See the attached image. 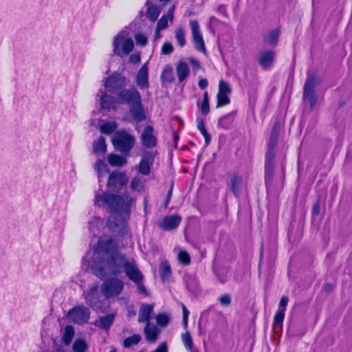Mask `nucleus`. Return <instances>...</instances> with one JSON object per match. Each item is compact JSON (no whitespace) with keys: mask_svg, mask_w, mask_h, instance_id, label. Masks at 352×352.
<instances>
[{"mask_svg":"<svg viewBox=\"0 0 352 352\" xmlns=\"http://www.w3.org/2000/svg\"><path fill=\"white\" fill-rule=\"evenodd\" d=\"M87 252L82 258L83 266H90L93 274L100 279L107 273L119 275L123 272L127 263L133 258H127L125 254L119 251L118 243L111 238L99 239L94 250L92 256Z\"/></svg>","mask_w":352,"mask_h":352,"instance_id":"obj_1","label":"nucleus"},{"mask_svg":"<svg viewBox=\"0 0 352 352\" xmlns=\"http://www.w3.org/2000/svg\"><path fill=\"white\" fill-rule=\"evenodd\" d=\"M133 199L127 193L122 196L96 192L94 196V204L100 208H106L110 213L118 214L120 212L129 210Z\"/></svg>","mask_w":352,"mask_h":352,"instance_id":"obj_2","label":"nucleus"},{"mask_svg":"<svg viewBox=\"0 0 352 352\" xmlns=\"http://www.w3.org/2000/svg\"><path fill=\"white\" fill-rule=\"evenodd\" d=\"M117 100L120 104L129 107L130 114L135 122H140L146 119L141 94L134 86L119 91Z\"/></svg>","mask_w":352,"mask_h":352,"instance_id":"obj_3","label":"nucleus"},{"mask_svg":"<svg viewBox=\"0 0 352 352\" xmlns=\"http://www.w3.org/2000/svg\"><path fill=\"white\" fill-rule=\"evenodd\" d=\"M113 53L120 57L128 55L134 47L133 39L129 36V33L125 31L120 32L115 37L113 42Z\"/></svg>","mask_w":352,"mask_h":352,"instance_id":"obj_4","label":"nucleus"},{"mask_svg":"<svg viewBox=\"0 0 352 352\" xmlns=\"http://www.w3.org/2000/svg\"><path fill=\"white\" fill-rule=\"evenodd\" d=\"M112 144L116 150L128 154L135 144V138L124 130L116 131L112 138Z\"/></svg>","mask_w":352,"mask_h":352,"instance_id":"obj_5","label":"nucleus"},{"mask_svg":"<svg viewBox=\"0 0 352 352\" xmlns=\"http://www.w3.org/2000/svg\"><path fill=\"white\" fill-rule=\"evenodd\" d=\"M123 272H125L126 276L129 279L137 285L139 294L144 295V296H148V292L146 287L142 283L144 276L138 268V264L135 260L131 263H127L126 267L123 270Z\"/></svg>","mask_w":352,"mask_h":352,"instance_id":"obj_6","label":"nucleus"},{"mask_svg":"<svg viewBox=\"0 0 352 352\" xmlns=\"http://www.w3.org/2000/svg\"><path fill=\"white\" fill-rule=\"evenodd\" d=\"M90 309L83 305H78L70 309L67 314L68 320L76 324H87L90 318Z\"/></svg>","mask_w":352,"mask_h":352,"instance_id":"obj_7","label":"nucleus"},{"mask_svg":"<svg viewBox=\"0 0 352 352\" xmlns=\"http://www.w3.org/2000/svg\"><path fill=\"white\" fill-rule=\"evenodd\" d=\"M318 83V79L314 75L309 73L304 86L303 98L305 100H307L309 101L310 109H312L316 105L318 100V97L315 93V88Z\"/></svg>","mask_w":352,"mask_h":352,"instance_id":"obj_8","label":"nucleus"},{"mask_svg":"<svg viewBox=\"0 0 352 352\" xmlns=\"http://www.w3.org/2000/svg\"><path fill=\"white\" fill-rule=\"evenodd\" d=\"M123 281L116 278L106 280L101 287V291L106 298L119 296L123 291Z\"/></svg>","mask_w":352,"mask_h":352,"instance_id":"obj_9","label":"nucleus"},{"mask_svg":"<svg viewBox=\"0 0 352 352\" xmlns=\"http://www.w3.org/2000/svg\"><path fill=\"white\" fill-rule=\"evenodd\" d=\"M126 86V78L121 74L114 73L107 77L104 87L111 93H118Z\"/></svg>","mask_w":352,"mask_h":352,"instance_id":"obj_10","label":"nucleus"},{"mask_svg":"<svg viewBox=\"0 0 352 352\" xmlns=\"http://www.w3.org/2000/svg\"><path fill=\"white\" fill-rule=\"evenodd\" d=\"M232 92L229 83L223 80H221L219 83V91L217 95V108L224 107L230 103L229 96Z\"/></svg>","mask_w":352,"mask_h":352,"instance_id":"obj_11","label":"nucleus"},{"mask_svg":"<svg viewBox=\"0 0 352 352\" xmlns=\"http://www.w3.org/2000/svg\"><path fill=\"white\" fill-rule=\"evenodd\" d=\"M190 27L195 47L199 52H206V46L198 21L197 20L190 21Z\"/></svg>","mask_w":352,"mask_h":352,"instance_id":"obj_12","label":"nucleus"},{"mask_svg":"<svg viewBox=\"0 0 352 352\" xmlns=\"http://www.w3.org/2000/svg\"><path fill=\"white\" fill-rule=\"evenodd\" d=\"M142 144L144 147L151 148L157 145V138L154 134V128L151 125H146L140 135Z\"/></svg>","mask_w":352,"mask_h":352,"instance_id":"obj_13","label":"nucleus"},{"mask_svg":"<svg viewBox=\"0 0 352 352\" xmlns=\"http://www.w3.org/2000/svg\"><path fill=\"white\" fill-rule=\"evenodd\" d=\"M182 218L179 215L166 216L157 223V226L162 230L171 231L179 225Z\"/></svg>","mask_w":352,"mask_h":352,"instance_id":"obj_14","label":"nucleus"},{"mask_svg":"<svg viewBox=\"0 0 352 352\" xmlns=\"http://www.w3.org/2000/svg\"><path fill=\"white\" fill-rule=\"evenodd\" d=\"M135 83L140 89H146L149 87L148 62L144 63L138 70L135 76Z\"/></svg>","mask_w":352,"mask_h":352,"instance_id":"obj_15","label":"nucleus"},{"mask_svg":"<svg viewBox=\"0 0 352 352\" xmlns=\"http://www.w3.org/2000/svg\"><path fill=\"white\" fill-rule=\"evenodd\" d=\"M98 289V284H94L90 286L88 290L83 294L87 304L94 309L97 310L99 309V307L98 305V300L99 297Z\"/></svg>","mask_w":352,"mask_h":352,"instance_id":"obj_16","label":"nucleus"},{"mask_svg":"<svg viewBox=\"0 0 352 352\" xmlns=\"http://www.w3.org/2000/svg\"><path fill=\"white\" fill-rule=\"evenodd\" d=\"M155 156L151 152L143 154L138 167V172L143 175H148L151 168L154 163Z\"/></svg>","mask_w":352,"mask_h":352,"instance_id":"obj_17","label":"nucleus"},{"mask_svg":"<svg viewBox=\"0 0 352 352\" xmlns=\"http://www.w3.org/2000/svg\"><path fill=\"white\" fill-rule=\"evenodd\" d=\"M275 148L276 147L269 146L266 153V171H265V184L266 186L272 180L273 177V164L275 158Z\"/></svg>","mask_w":352,"mask_h":352,"instance_id":"obj_18","label":"nucleus"},{"mask_svg":"<svg viewBox=\"0 0 352 352\" xmlns=\"http://www.w3.org/2000/svg\"><path fill=\"white\" fill-rule=\"evenodd\" d=\"M126 177L124 173L113 171L109 174L107 185L109 187H121L126 184Z\"/></svg>","mask_w":352,"mask_h":352,"instance_id":"obj_19","label":"nucleus"},{"mask_svg":"<svg viewBox=\"0 0 352 352\" xmlns=\"http://www.w3.org/2000/svg\"><path fill=\"white\" fill-rule=\"evenodd\" d=\"M186 289L192 294H196L199 289V283L193 274H186L183 277Z\"/></svg>","mask_w":352,"mask_h":352,"instance_id":"obj_20","label":"nucleus"},{"mask_svg":"<svg viewBox=\"0 0 352 352\" xmlns=\"http://www.w3.org/2000/svg\"><path fill=\"white\" fill-rule=\"evenodd\" d=\"M146 6L147 7L146 17L151 21L155 22L161 12L162 6L155 5L153 0H147L146 2Z\"/></svg>","mask_w":352,"mask_h":352,"instance_id":"obj_21","label":"nucleus"},{"mask_svg":"<svg viewBox=\"0 0 352 352\" xmlns=\"http://www.w3.org/2000/svg\"><path fill=\"white\" fill-rule=\"evenodd\" d=\"M99 94H100V104L101 108L109 110L115 107L116 99L114 96L107 94L102 90H100Z\"/></svg>","mask_w":352,"mask_h":352,"instance_id":"obj_22","label":"nucleus"},{"mask_svg":"<svg viewBox=\"0 0 352 352\" xmlns=\"http://www.w3.org/2000/svg\"><path fill=\"white\" fill-rule=\"evenodd\" d=\"M275 53L267 50L260 54L258 61L259 65L265 69L270 67L274 60Z\"/></svg>","mask_w":352,"mask_h":352,"instance_id":"obj_23","label":"nucleus"},{"mask_svg":"<svg viewBox=\"0 0 352 352\" xmlns=\"http://www.w3.org/2000/svg\"><path fill=\"white\" fill-rule=\"evenodd\" d=\"M115 319V314H109L104 316H100L96 320L94 324L102 329L109 330L111 327Z\"/></svg>","mask_w":352,"mask_h":352,"instance_id":"obj_24","label":"nucleus"},{"mask_svg":"<svg viewBox=\"0 0 352 352\" xmlns=\"http://www.w3.org/2000/svg\"><path fill=\"white\" fill-rule=\"evenodd\" d=\"M175 11V6H172L168 9L166 14L163 15L160 20L157 21L156 32H160L166 29L168 27V21H170L173 19V14Z\"/></svg>","mask_w":352,"mask_h":352,"instance_id":"obj_25","label":"nucleus"},{"mask_svg":"<svg viewBox=\"0 0 352 352\" xmlns=\"http://www.w3.org/2000/svg\"><path fill=\"white\" fill-rule=\"evenodd\" d=\"M153 311V306L150 304H143L139 311L138 322L149 323L151 314Z\"/></svg>","mask_w":352,"mask_h":352,"instance_id":"obj_26","label":"nucleus"},{"mask_svg":"<svg viewBox=\"0 0 352 352\" xmlns=\"http://www.w3.org/2000/svg\"><path fill=\"white\" fill-rule=\"evenodd\" d=\"M176 72L179 82L184 81L190 75V67L188 63L181 60L176 67Z\"/></svg>","mask_w":352,"mask_h":352,"instance_id":"obj_27","label":"nucleus"},{"mask_svg":"<svg viewBox=\"0 0 352 352\" xmlns=\"http://www.w3.org/2000/svg\"><path fill=\"white\" fill-rule=\"evenodd\" d=\"M144 332L146 339L148 342H155L157 339L160 331L155 325L151 326L150 323H147L144 327Z\"/></svg>","mask_w":352,"mask_h":352,"instance_id":"obj_28","label":"nucleus"},{"mask_svg":"<svg viewBox=\"0 0 352 352\" xmlns=\"http://www.w3.org/2000/svg\"><path fill=\"white\" fill-rule=\"evenodd\" d=\"M234 113H228L219 119L217 126L223 129H231L234 122Z\"/></svg>","mask_w":352,"mask_h":352,"instance_id":"obj_29","label":"nucleus"},{"mask_svg":"<svg viewBox=\"0 0 352 352\" xmlns=\"http://www.w3.org/2000/svg\"><path fill=\"white\" fill-rule=\"evenodd\" d=\"M159 272L163 282H168L170 279L172 272L171 267L167 261L162 262L160 266Z\"/></svg>","mask_w":352,"mask_h":352,"instance_id":"obj_30","label":"nucleus"},{"mask_svg":"<svg viewBox=\"0 0 352 352\" xmlns=\"http://www.w3.org/2000/svg\"><path fill=\"white\" fill-rule=\"evenodd\" d=\"M280 124L278 122H275L271 131L268 146L276 147L278 136H279Z\"/></svg>","mask_w":352,"mask_h":352,"instance_id":"obj_31","label":"nucleus"},{"mask_svg":"<svg viewBox=\"0 0 352 352\" xmlns=\"http://www.w3.org/2000/svg\"><path fill=\"white\" fill-rule=\"evenodd\" d=\"M74 336V328L72 325H67L65 329L62 336L63 343L68 346L72 343Z\"/></svg>","mask_w":352,"mask_h":352,"instance_id":"obj_32","label":"nucleus"},{"mask_svg":"<svg viewBox=\"0 0 352 352\" xmlns=\"http://www.w3.org/2000/svg\"><path fill=\"white\" fill-rule=\"evenodd\" d=\"M197 106L202 115L206 116L210 112L209 96L207 91L204 93L202 101H198Z\"/></svg>","mask_w":352,"mask_h":352,"instance_id":"obj_33","label":"nucleus"},{"mask_svg":"<svg viewBox=\"0 0 352 352\" xmlns=\"http://www.w3.org/2000/svg\"><path fill=\"white\" fill-rule=\"evenodd\" d=\"M146 179H142L140 177H135L132 179L130 184L131 189L133 191L139 192L144 190Z\"/></svg>","mask_w":352,"mask_h":352,"instance_id":"obj_34","label":"nucleus"},{"mask_svg":"<svg viewBox=\"0 0 352 352\" xmlns=\"http://www.w3.org/2000/svg\"><path fill=\"white\" fill-rule=\"evenodd\" d=\"M95 170L98 173V182H101L102 178L104 175L109 172L107 165L103 160H98L95 164Z\"/></svg>","mask_w":352,"mask_h":352,"instance_id":"obj_35","label":"nucleus"},{"mask_svg":"<svg viewBox=\"0 0 352 352\" xmlns=\"http://www.w3.org/2000/svg\"><path fill=\"white\" fill-rule=\"evenodd\" d=\"M196 122H197L198 130L199 131V132L201 133V135L204 136V138L205 139L206 144V145L209 144V143L210 142V140H211V136L206 129L204 120L202 118H197Z\"/></svg>","mask_w":352,"mask_h":352,"instance_id":"obj_36","label":"nucleus"},{"mask_svg":"<svg viewBox=\"0 0 352 352\" xmlns=\"http://www.w3.org/2000/svg\"><path fill=\"white\" fill-rule=\"evenodd\" d=\"M242 183V177L239 175H233L230 179V188L234 195L236 197L239 194V188Z\"/></svg>","mask_w":352,"mask_h":352,"instance_id":"obj_37","label":"nucleus"},{"mask_svg":"<svg viewBox=\"0 0 352 352\" xmlns=\"http://www.w3.org/2000/svg\"><path fill=\"white\" fill-rule=\"evenodd\" d=\"M94 153L96 154L104 153L107 151V145L104 137L100 136L93 144Z\"/></svg>","mask_w":352,"mask_h":352,"instance_id":"obj_38","label":"nucleus"},{"mask_svg":"<svg viewBox=\"0 0 352 352\" xmlns=\"http://www.w3.org/2000/svg\"><path fill=\"white\" fill-rule=\"evenodd\" d=\"M103 226V219L100 217H94L88 223V227L93 234H96V232L99 231L100 228Z\"/></svg>","mask_w":352,"mask_h":352,"instance_id":"obj_39","label":"nucleus"},{"mask_svg":"<svg viewBox=\"0 0 352 352\" xmlns=\"http://www.w3.org/2000/svg\"><path fill=\"white\" fill-rule=\"evenodd\" d=\"M108 162L112 166H122L126 163V160L121 155L110 154L108 156Z\"/></svg>","mask_w":352,"mask_h":352,"instance_id":"obj_40","label":"nucleus"},{"mask_svg":"<svg viewBox=\"0 0 352 352\" xmlns=\"http://www.w3.org/2000/svg\"><path fill=\"white\" fill-rule=\"evenodd\" d=\"M88 349V344L84 338H77L72 344L74 352H85Z\"/></svg>","mask_w":352,"mask_h":352,"instance_id":"obj_41","label":"nucleus"},{"mask_svg":"<svg viewBox=\"0 0 352 352\" xmlns=\"http://www.w3.org/2000/svg\"><path fill=\"white\" fill-rule=\"evenodd\" d=\"M118 124L116 122L109 121L100 126V131L104 134L110 135L116 130Z\"/></svg>","mask_w":352,"mask_h":352,"instance_id":"obj_42","label":"nucleus"},{"mask_svg":"<svg viewBox=\"0 0 352 352\" xmlns=\"http://www.w3.org/2000/svg\"><path fill=\"white\" fill-rule=\"evenodd\" d=\"M175 39L180 47L185 46L186 43V33L183 28L179 27L175 30Z\"/></svg>","mask_w":352,"mask_h":352,"instance_id":"obj_43","label":"nucleus"},{"mask_svg":"<svg viewBox=\"0 0 352 352\" xmlns=\"http://www.w3.org/2000/svg\"><path fill=\"white\" fill-rule=\"evenodd\" d=\"M279 37V30L278 29L270 31L267 35L264 36V41L272 45H274L278 42Z\"/></svg>","mask_w":352,"mask_h":352,"instance_id":"obj_44","label":"nucleus"},{"mask_svg":"<svg viewBox=\"0 0 352 352\" xmlns=\"http://www.w3.org/2000/svg\"><path fill=\"white\" fill-rule=\"evenodd\" d=\"M141 340V336L139 334H133L125 338L123 341V346L124 348H129L132 345L137 344Z\"/></svg>","mask_w":352,"mask_h":352,"instance_id":"obj_45","label":"nucleus"},{"mask_svg":"<svg viewBox=\"0 0 352 352\" xmlns=\"http://www.w3.org/2000/svg\"><path fill=\"white\" fill-rule=\"evenodd\" d=\"M161 78L163 81L168 82H173L174 80L173 76V68L170 66L166 65L162 71Z\"/></svg>","mask_w":352,"mask_h":352,"instance_id":"obj_46","label":"nucleus"},{"mask_svg":"<svg viewBox=\"0 0 352 352\" xmlns=\"http://www.w3.org/2000/svg\"><path fill=\"white\" fill-rule=\"evenodd\" d=\"M182 342L186 347V349L188 351L192 352L193 351V342L192 337L189 332H186L182 334Z\"/></svg>","mask_w":352,"mask_h":352,"instance_id":"obj_47","label":"nucleus"},{"mask_svg":"<svg viewBox=\"0 0 352 352\" xmlns=\"http://www.w3.org/2000/svg\"><path fill=\"white\" fill-rule=\"evenodd\" d=\"M177 257L179 263L184 265H188L190 263V256L186 250H181Z\"/></svg>","mask_w":352,"mask_h":352,"instance_id":"obj_48","label":"nucleus"},{"mask_svg":"<svg viewBox=\"0 0 352 352\" xmlns=\"http://www.w3.org/2000/svg\"><path fill=\"white\" fill-rule=\"evenodd\" d=\"M117 219V217H113V219H109L108 221H107V226L110 228H117L118 226H124V224H125V220L124 219H119L118 221H116V219Z\"/></svg>","mask_w":352,"mask_h":352,"instance_id":"obj_49","label":"nucleus"},{"mask_svg":"<svg viewBox=\"0 0 352 352\" xmlns=\"http://www.w3.org/2000/svg\"><path fill=\"white\" fill-rule=\"evenodd\" d=\"M156 321L159 325L166 327L169 322V318L164 314H160L156 316Z\"/></svg>","mask_w":352,"mask_h":352,"instance_id":"obj_50","label":"nucleus"},{"mask_svg":"<svg viewBox=\"0 0 352 352\" xmlns=\"http://www.w3.org/2000/svg\"><path fill=\"white\" fill-rule=\"evenodd\" d=\"M218 300L224 307H228L231 304V297L228 294L221 295L219 297Z\"/></svg>","mask_w":352,"mask_h":352,"instance_id":"obj_51","label":"nucleus"},{"mask_svg":"<svg viewBox=\"0 0 352 352\" xmlns=\"http://www.w3.org/2000/svg\"><path fill=\"white\" fill-rule=\"evenodd\" d=\"M135 40L138 45L144 46L147 43V38L145 34L142 33L135 34Z\"/></svg>","mask_w":352,"mask_h":352,"instance_id":"obj_52","label":"nucleus"},{"mask_svg":"<svg viewBox=\"0 0 352 352\" xmlns=\"http://www.w3.org/2000/svg\"><path fill=\"white\" fill-rule=\"evenodd\" d=\"M285 318V311L283 310H278L274 318V323L282 324Z\"/></svg>","mask_w":352,"mask_h":352,"instance_id":"obj_53","label":"nucleus"},{"mask_svg":"<svg viewBox=\"0 0 352 352\" xmlns=\"http://www.w3.org/2000/svg\"><path fill=\"white\" fill-rule=\"evenodd\" d=\"M173 46L170 43H164L162 47V54H170L173 52Z\"/></svg>","mask_w":352,"mask_h":352,"instance_id":"obj_54","label":"nucleus"},{"mask_svg":"<svg viewBox=\"0 0 352 352\" xmlns=\"http://www.w3.org/2000/svg\"><path fill=\"white\" fill-rule=\"evenodd\" d=\"M173 186H174V183L172 182L171 185H170V189L168 190V192H167V195H166V199H165V201H164V206L165 208H167L170 201V199H171V197H172V195H173Z\"/></svg>","mask_w":352,"mask_h":352,"instance_id":"obj_55","label":"nucleus"},{"mask_svg":"<svg viewBox=\"0 0 352 352\" xmlns=\"http://www.w3.org/2000/svg\"><path fill=\"white\" fill-rule=\"evenodd\" d=\"M182 312H183V323L185 326H187L188 318L190 312L188 310L187 307L184 304H182Z\"/></svg>","mask_w":352,"mask_h":352,"instance_id":"obj_56","label":"nucleus"},{"mask_svg":"<svg viewBox=\"0 0 352 352\" xmlns=\"http://www.w3.org/2000/svg\"><path fill=\"white\" fill-rule=\"evenodd\" d=\"M288 303V298L287 296H282L279 302V310L285 311V308Z\"/></svg>","mask_w":352,"mask_h":352,"instance_id":"obj_57","label":"nucleus"},{"mask_svg":"<svg viewBox=\"0 0 352 352\" xmlns=\"http://www.w3.org/2000/svg\"><path fill=\"white\" fill-rule=\"evenodd\" d=\"M152 352H168V346L166 342H162L156 349Z\"/></svg>","mask_w":352,"mask_h":352,"instance_id":"obj_58","label":"nucleus"},{"mask_svg":"<svg viewBox=\"0 0 352 352\" xmlns=\"http://www.w3.org/2000/svg\"><path fill=\"white\" fill-rule=\"evenodd\" d=\"M140 55L138 54H133L129 56V61L134 64L140 63Z\"/></svg>","mask_w":352,"mask_h":352,"instance_id":"obj_59","label":"nucleus"},{"mask_svg":"<svg viewBox=\"0 0 352 352\" xmlns=\"http://www.w3.org/2000/svg\"><path fill=\"white\" fill-rule=\"evenodd\" d=\"M198 85L201 89H206L208 85V80L206 78L201 79L198 82Z\"/></svg>","mask_w":352,"mask_h":352,"instance_id":"obj_60","label":"nucleus"},{"mask_svg":"<svg viewBox=\"0 0 352 352\" xmlns=\"http://www.w3.org/2000/svg\"><path fill=\"white\" fill-rule=\"evenodd\" d=\"M190 64L194 66L195 67L199 68L200 67V63L198 60L195 58H190L189 59Z\"/></svg>","mask_w":352,"mask_h":352,"instance_id":"obj_61","label":"nucleus"},{"mask_svg":"<svg viewBox=\"0 0 352 352\" xmlns=\"http://www.w3.org/2000/svg\"><path fill=\"white\" fill-rule=\"evenodd\" d=\"M320 207L318 203L316 204L312 210V212L315 215H318L320 213Z\"/></svg>","mask_w":352,"mask_h":352,"instance_id":"obj_62","label":"nucleus"},{"mask_svg":"<svg viewBox=\"0 0 352 352\" xmlns=\"http://www.w3.org/2000/svg\"><path fill=\"white\" fill-rule=\"evenodd\" d=\"M333 285L330 283H327L324 285V290L327 292H330L333 289Z\"/></svg>","mask_w":352,"mask_h":352,"instance_id":"obj_63","label":"nucleus"},{"mask_svg":"<svg viewBox=\"0 0 352 352\" xmlns=\"http://www.w3.org/2000/svg\"><path fill=\"white\" fill-rule=\"evenodd\" d=\"M217 276H218V278H219V281L221 283H225L227 281V278H226V276H224V275L221 276L219 274H217Z\"/></svg>","mask_w":352,"mask_h":352,"instance_id":"obj_64","label":"nucleus"}]
</instances>
